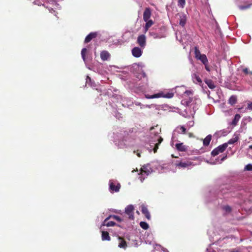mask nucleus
Returning a JSON list of instances; mask_svg holds the SVG:
<instances>
[{
  "mask_svg": "<svg viewBox=\"0 0 252 252\" xmlns=\"http://www.w3.org/2000/svg\"><path fill=\"white\" fill-rule=\"evenodd\" d=\"M133 140L130 137H126L122 140V141L117 142L116 140L114 141L115 145H117L119 148H125L133 145Z\"/></svg>",
  "mask_w": 252,
  "mask_h": 252,
  "instance_id": "obj_1",
  "label": "nucleus"
},
{
  "mask_svg": "<svg viewBox=\"0 0 252 252\" xmlns=\"http://www.w3.org/2000/svg\"><path fill=\"white\" fill-rule=\"evenodd\" d=\"M196 165L193 162L190 160H183L180 162H177L175 163V166L179 169H190L192 166Z\"/></svg>",
  "mask_w": 252,
  "mask_h": 252,
  "instance_id": "obj_2",
  "label": "nucleus"
},
{
  "mask_svg": "<svg viewBox=\"0 0 252 252\" xmlns=\"http://www.w3.org/2000/svg\"><path fill=\"white\" fill-rule=\"evenodd\" d=\"M174 96V94L172 93H168L164 94L163 93H159L153 95L145 94V97L147 99H153L159 97H165L170 98Z\"/></svg>",
  "mask_w": 252,
  "mask_h": 252,
  "instance_id": "obj_3",
  "label": "nucleus"
},
{
  "mask_svg": "<svg viewBox=\"0 0 252 252\" xmlns=\"http://www.w3.org/2000/svg\"><path fill=\"white\" fill-rule=\"evenodd\" d=\"M152 172V169L149 165H144L141 168L139 179L143 182L145 178Z\"/></svg>",
  "mask_w": 252,
  "mask_h": 252,
  "instance_id": "obj_4",
  "label": "nucleus"
},
{
  "mask_svg": "<svg viewBox=\"0 0 252 252\" xmlns=\"http://www.w3.org/2000/svg\"><path fill=\"white\" fill-rule=\"evenodd\" d=\"M227 147V143H224L215 148L211 152V155L213 156H216L220 153H223Z\"/></svg>",
  "mask_w": 252,
  "mask_h": 252,
  "instance_id": "obj_5",
  "label": "nucleus"
},
{
  "mask_svg": "<svg viewBox=\"0 0 252 252\" xmlns=\"http://www.w3.org/2000/svg\"><path fill=\"white\" fill-rule=\"evenodd\" d=\"M179 17V25L184 27L187 20V15L183 12H181L177 15Z\"/></svg>",
  "mask_w": 252,
  "mask_h": 252,
  "instance_id": "obj_6",
  "label": "nucleus"
},
{
  "mask_svg": "<svg viewBox=\"0 0 252 252\" xmlns=\"http://www.w3.org/2000/svg\"><path fill=\"white\" fill-rule=\"evenodd\" d=\"M134 208L132 205H129L125 208V213L128 216L129 219L131 220L134 219L133 211Z\"/></svg>",
  "mask_w": 252,
  "mask_h": 252,
  "instance_id": "obj_7",
  "label": "nucleus"
},
{
  "mask_svg": "<svg viewBox=\"0 0 252 252\" xmlns=\"http://www.w3.org/2000/svg\"><path fill=\"white\" fill-rule=\"evenodd\" d=\"M192 95V92L191 91H186L184 94V96L185 97L186 96L189 97V100H187L186 99H184L182 100L183 104H186L187 105H189L191 103V101L192 100V98H190V96Z\"/></svg>",
  "mask_w": 252,
  "mask_h": 252,
  "instance_id": "obj_8",
  "label": "nucleus"
},
{
  "mask_svg": "<svg viewBox=\"0 0 252 252\" xmlns=\"http://www.w3.org/2000/svg\"><path fill=\"white\" fill-rule=\"evenodd\" d=\"M120 188V184L117 183L115 185V183L113 181L110 180L109 182V189L111 191H119Z\"/></svg>",
  "mask_w": 252,
  "mask_h": 252,
  "instance_id": "obj_9",
  "label": "nucleus"
},
{
  "mask_svg": "<svg viewBox=\"0 0 252 252\" xmlns=\"http://www.w3.org/2000/svg\"><path fill=\"white\" fill-rule=\"evenodd\" d=\"M162 138L159 135H156L155 136L154 141H158V142L156 143H153L152 144H153V145L151 146L152 147L154 146V148L153 149L154 153H156L157 152L158 149V146L159 144L161 143V142L162 141Z\"/></svg>",
  "mask_w": 252,
  "mask_h": 252,
  "instance_id": "obj_10",
  "label": "nucleus"
},
{
  "mask_svg": "<svg viewBox=\"0 0 252 252\" xmlns=\"http://www.w3.org/2000/svg\"><path fill=\"white\" fill-rule=\"evenodd\" d=\"M132 55L135 58H139L142 54V49L138 47H134L131 50Z\"/></svg>",
  "mask_w": 252,
  "mask_h": 252,
  "instance_id": "obj_11",
  "label": "nucleus"
},
{
  "mask_svg": "<svg viewBox=\"0 0 252 252\" xmlns=\"http://www.w3.org/2000/svg\"><path fill=\"white\" fill-rule=\"evenodd\" d=\"M137 43L142 48L146 46V36L144 34L139 35L137 38Z\"/></svg>",
  "mask_w": 252,
  "mask_h": 252,
  "instance_id": "obj_12",
  "label": "nucleus"
},
{
  "mask_svg": "<svg viewBox=\"0 0 252 252\" xmlns=\"http://www.w3.org/2000/svg\"><path fill=\"white\" fill-rule=\"evenodd\" d=\"M100 58L102 61H105L108 60L110 58V54L107 51H102L100 54Z\"/></svg>",
  "mask_w": 252,
  "mask_h": 252,
  "instance_id": "obj_13",
  "label": "nucleus"
},
{
  "mask_svg": "<svg viewBox=\"0 0 252 252\" xmlns=\"http://www.w3.org/2000/svg\"><path fill=\"white\" fill-rule=\"evenodd\" d=\"M151 16V11L149 8H146L143 13V20L144 21H146L148 20H150V18Z\"/></svg>",
  "mask_w": 252,
  "mask_h": 252,
  "instance_id": "obj_14",
  "label": "nucleus"
},
{
  "mask_svg": "<svg viewBox=\"0 0 252 252\" xmlns=\"http://www.w3.org/2000/svg\"><path fill=\"white\" fill-rule=\"evenodd\" d=\"M186 129L184 126H179L176 127V129L174 130L173 136H172V139L174 138V135L175 134V132H177L180 134H183L185 133L186 132Z\"/></svg>",
  "mask_w": 252,
  "mask_h": 252,
  "instance_id": "obj_15",
  "label": "nucleus"
},
{
  "mask_svg": "<svg viewBox=\"0 0 252 252\" xmlns=\"http://www.w3.org/2000/svg\"><path fill=\"white\" fill-rule=\"evenodd\" d=\"M191 77L193 83L199 85L202 83V80L197 73H193L191 75Z\"/></svg>",
  "mask_w": 252,
  "mask_h": 252,
  "instance_id": "obj_16",
  "label": "nucleus"
},
{
  "mask_svg": "<svg viewBox=\"0 0 252 252\" xmlns=\"http://www.w3.org/2000/svg\"><path fill=\"white\" fill-rule=\"evenodd\" d=\"M175 147L177 150L181 152H185L188 150V147L184 145L183 143L176 144Z\"/></svg>",
  "mask_w": 252,
  "mask_h": 252,
  "instance_id": "obj_17",
  "label": "nucleus"
},
{
  "mask_svg": "<svg viewBox=\"0 0 252 252\" xmlns=\"http://www.w3.org/2000/svg\"><path fill=\"white\" fill-rule=\"evenodd\" d=\"M145 22H146V24L144 27V32L145 33L147 32L149 29L154 24V22L151 19Z\"/></svg>",
  "mask_w": 252,
  "mask_h": 252,
  "instance_id": "obj_18",
  "label": "nucleus"
},
{
  "mask_svg": "<svg viewBox=\"0 0 252 252\" xmlns=\"http://www.w3.org/2000/svg\"><path fill=\"white\" fill-rule=\"evenodd\" d=\"M141 211H142V213L145 215L146 218L148 220L150 219L151 216H150V213L149 212L147 208L143 205H142L141 206Z\"/></svg>",
  "mask_w": 252,
  "mask_h": 252,
  "instance_id": "obj_19",
  "label": "nucleus"
},
{
  "mask_svg": "<svg viewBox=\"0 0 252 252\" xmlns=\"http://www.w3.org/2000/svg\"><path fill=\"white\" fill-rule=\"evenodd\" d=\"M180 39H179V41L181 42H183V43H187L189 41L190 37L189 35L187 34H184V35H181L180 37Z\"/></svg>",
  "mask_w": 252,
  "mask_h": 252,
  "instance_id": "obj_20",
  "label": "nucleus"
},
{
  "mask_svg": "<svg viewBox=\"0 0 252 252\" xmlns=\"http://www.w3.org/2000/svg\"><path fill=\"white\" fill-rule=\"evenodd\" d=\"M239 139V136L238 134L235 133L232 138L228 140L227 142L228 144H233L236 143Z\"/></svg>",
  "mask_w": 252,
  "mask_h": 252,
  "instance_id": "obj_21",
  "label": "nucleus"
},
{
  "mask_svg": "<svg viewBox=\"0 0 252 252\" xmlns=\"http://www.w3.org/2000/svg\"><path fill=\"white\" fill-rule=\"evenodd\" d=\"M108 220H106V218L103 221V223H102L101 225V227L102 226H108V227H109V226H114L116 223L115 222L113 221H109L108 222H107Z\"/></svg>",
  "mask_w": 252,
  "mask_h": 252,
  "instance_id": "obj_22",
  "label": "nucleus"
},
{
  "mask_svg": "<svg viewBox=\"0 0 252 252\" xmlns=\"http://www.w3.org/2000/svg\"><path fill=\"white\" fill-rule=\"evenodd\" d=\"M119 243L118 245V247L120 248H123L124 249H126L127 247L126 242L121 237H119Z\"/></svg>",
  "mask_w": 252,
  "mask_h": 252,
  "instance_id": "obj_23",
  "label": "nucleus"
},
{
  "mask_svg": "<svg viewBox=\"0 0 252 252\" xmlns=\"http://www.w3.org/2000/svg\"><path fill=\"white\" fill-rule=\"evenodd\" d=\"M149 34L151 37H153L155 39L161 38L164 37V36H163L162 35L159 34L156 32L155 31H150Z\"/></svg>",
  "mask_w": 252,
  "mask_h": 252,
  "instance_id": "obj_24",
  "label": "nucleus"
},
{
  "mask_svg": "<svg viewBox=\"0 0 252 252\" xmlns=\"http://www.w3.org/2000/svg\"><path fill=\"white\" fill-rule=\"evenodd\" d=\"M48 3L53 5V6H55L57 8H60L59 4L57 3V2L62 1L63 0H46Z\"/></svg>",
  "mask_w": 252,
  "mask_h": 252,
  "instance_id": "obj_25",
  "label": "nucleus"
},
{
  "mask_svg": "<svg viewBox=\"0 0 252 252\" xmlns=\"http://www.w3.org/2000/svg\"><path fill=\"white\" fill-rule=\"evenodd\" d=\"M101 237H102V240L103 241L110 240V237L109 235V233L106 231H102Z\"/></svg>",
  "mask_w": 252,
  "mask_h": 252,
  "instance_id": "obj_26",
  "label": "nucleus"
},
{
  "mask_svg": "<svg viewBox=\"0 0 252 252\" xmlns=\"http://www.w3.org/2000/svg\"><path fill=\"white\" fill-rule=\"evenodd\" d=\"M96 34L94 33H90L85 38V42L88 43L90 42L93 38L95 37Z\"/></svg>",
  "mask_w": 252,
  "mask_h": 252,
  "instance_id": "obj_27",
  "label": "nucleus"
},
{
  "mask_svg": "<svg viewBox=\"0 0 252 252\" xmlns=\"http://www.w3.org/2000/svg\"><path fill=\"white\" fill-rule=\"evenodd\" d=\"M212 138L211 135H207L203 140V145L205 146L209 145Z\"/></svg>",
  "mask_w": 252,
  "mask_h": 252,
  "instance_id": "obj_28",
  "label": "nucleus"
},
{
  "mask_svg": "<svg viewBox=\"0 0 252 252\" xmlns=\"http://www.w3.org/2000/svg\"><path fill=\"white\" fill-rule=\"evenodd\" d=\"M200 60L203 64L208 63V61L206 56L205 54H202V55L198 59Z\"/></svg>",
  "mask_w": 252,
  "mask_h": 252,
  "instance_id": "obj_29",
  "label": "nucleus"
},
{
  "mask_svg": "<svg viewBox=\"0 0 252 252\" xmlns=\"http://www.w3.org/2000/svg\"><path fill=\"white\" fill-rule=\"evenodd\" d=\"M205 83L210 89H213L215 88V85H214L213 82L212 80H206L205 81Z\"/></svg>",
  "mask_w": 252,
  "mask_h": 252,
  "instance_id": "obj_30",
  "label": "nucleus"
},
{
  "mask_svg": "<svg viewBox=\"0 0 252 252\" xmlns=\"http://www.w3.org/2000/svg\"><path fill=\"white\" fill-rule=\"evenodd\" d=\"M110 219H114L119 222H121L122 220V219L120 217L116 215H110L109 217L106 218V220H109Z\"/></svg>",
  "mask_w": 252,
  "mask_h": 252,
  "instance_id": "obj_31",
  "label": "nucleus"
},
{
  "mask_svg": "<svg viewBox=\"0 0 252 252\" xmlns=\"http://www.w3.org/2000/svg\"><path fill=\"white\" fill-rule=\"evenodd\" d=\"M241 118V116L240 114H237L235 115V117L233 119V120L232 122V125H236L238 122L239 121L240 119Z\"/></svg>",
  "mask_w": 252,
  "mask_h": 252,
  "instance_id": "obj_32",
  "label": "nucleus"
},
{
  "mask_svg": "<svg viewBox=\"0 0 252 252\" xmlns=\"http://www.w3.org/2000/svg\"><path fill=\"white\" fill-rule=\"evenodd\" d=\"M228 101L231 105H233L236 103L237 98L235 96L232 95L229 98Z\"/></svg>",
  "mask_w": 252,
  "mask_h": 252,
  "instance_id": "obj_33",
  "label": "nucleus"
},
{
  "mask_svg": "<svg viewBox=\"0 0 252 252\" xmlns=\"http://www.w3.org/2000/svg\"><path fill=\"white\" fill-rule=\"evenodd\" d=\"M194 54L195 57L197 59H198V58H199L202 55V54H201L200 51L196 47H195L194 49Z\"/></svg>",
  "mask_w": 252,
  "mask_h": 252,
  "instance_id": "obj_34",
  "label": "nucleus"
},
{
  "mask_svg": "<svg viewBox=\"0 0 252 252\" xmlns=\"http://www.w3.org/2000/svg\"><path fill=\"white\" fill-rule=\"evenodd\" d=\"M140 226L144 229L147 230L149 228L148 224L144 221H141L140 223Z\"/></svg>",
  "mask_w": 252,
  "mask_h": 252,
  "instance_id": "obj_35",
  "label": "nucleus"
},
{
  "mask_svg": "<svg viewBox=\"0 0 252 252\" xmlns=\"http://www.w3.org/2000/svg\"><path fill=\"white\" fill-rule=\"evenodd\" d=\"M155 249L157 250H159L161 249L162 252H168V250L165 248L162 247L160 245H156Z\"/></svg>",
  "mask_w": 252,
  "mask_h": 252,
  "instance_id": "obj_36",
  "label": "nucleus"
},
{
  "mask_svg": "<svg viewBox=\"0 0 252 252\" xmlns=\"http://www.w3.org/2000/svg\"><path fill=\"white\" fill-rule=\"evenodd\" d=\"M186 4V0H178V5L181 7L184 8Z\"/></svg>",
  "mask_w": 252,
  "mask_h": 252,
  "instance_id": "obj_37",
  "label": "nucleus"
},
{
  "mask_svg": "<svg viewBox=\"0 0 252 252\" xmlns=\"http://www.w3.org/2000/svg\"><path fill=\"white\" fill-rule=\"evenodd\" d=\"M86 52H87V49L85 48H83L81 51V56H82V58L84 62L85 61V54H86Z\"/></svg>",
  "mask_w": 252,
  "mask_h": 252,
  "instance_id": "obj_38",
  "label": "nucleus"
},
{
  "mask_svg": "<svg viewBox=\"0 0 252 252\" xmlns=\"http://www.w3.org/2000/svg\"><path fill=\"white\" fill-rule=\"evenodd\" d=\"M245 170L247 171H252V164H248L245 167Z\"/></svg>",
  "mask_w": 252,
  "mask_h": 252,
  "instance_id": "obj_39",
  "label": "nucleus"
},
{
  "mask_svg": "<svg viewBox=\"0 0 252 252\" xmlns=\"http://www.w3.org/2000/svg\"><path fill=\"white\" fill-rule=\"evenodd\" d=\"M223 209L226 212H230L231 210V208L229 206H225L223 207Z\"/></svg>",
  "mask_w": 252,
  "mask_h": 252,
  "instance_id": "obj_40",
  "label": "nucleus"
},
{
  "mask_svg": "<svg viewBox=\"0 0 252 252\" xmlns=\"http://www.w3.org/2000/svg\"><path fill=\"white\" fill-rule=\"evenodd\" d=\"M206 252H217L211 246L207 249Z\"/></svg>",
  "mask_w": 252,
  "mask_h": 252,
  "instance_id": "obj_41",
  "label": "nucleus"
},
{
  "mask_svg": "<svg viewBox=\"0 0 252 252\" xmlns=\"http://www.w3.org/2000/svg\"><path fill=\"white\" fill-rule=\"evenodd\" d=\"M251 6V4L247 5L246 6H239V8L241 10H244L247 8H250Z\"/></svg>",
  "mask_w": 252,
  "mask_h": 252,
  "instance_id": "obj_42",
  "label": "nucleus"
},
{
  "mask_svg": "<svg viewBox=\"0 0 252 252\" xmlns=\"http://www.w3.org/2000/svg\"><path fill=\"white\" fill-rule=\"evenodd\" d=\"M92 82V80H91V78L87 76V78H86V83L88 84H90L91 85V86H93V85L92 84H91Z\"/></svg>",
  "mask_w": 252,
  "mask_h": 252,
  "instance_id": "obj_43",
  "label": "nucleus"
},
{
  "mask_svg": "<svg viewBox=\"0 0 252 252\" xmlns=\"http://www.w3.org/2000/svg\"><path fill=\"white\" fill-rule=\"evenodd\" d=\"M247 109L250 110H252V101H249L248 102Z\"/></svg>",
  "mask_w": 252,
  "mask_h": 252,
  "instance_id": "obj_44",
  "label": "nucleus"
},
{
  "mask_svg": "<svg viewBox=\"0 0 252 252\" xmlns=\"http://www.w3.org/2000/svg\"><path fill=\"white\" fill-rule=\"evenodd\" d=\"M193 125H194L193 121H189L187 124L188 126H189V127H192L193 126Z\"/></svg>",
  "mask_w": 252,
  "mask_h": 252,
  "instance_id": "obj_45",
  "label": "nucleus"
},
{
  "mask_svg": "<svg viewBox=\"0 0 252 252\" xmlns=\"http://www.w3.org/2000/svg\"><path fill=\"white\" fill-rule=\"evenodd\" d=\"M134 104L136 106H140L141 108H143V106H142L143 105L140 102H137V101H135L134 102Z\"/></svg>",
  "mask_w": 252,
  "mask_h": 252,
  "instance_id": "obj_46",
  "label": "nucleus"
},
{
  "mask_svg": "<svg viewBox=\"0 0 252 252\" xmlns=\"http://www.w3.org/2000/svg\"><path fill=\"white\" fill-rule=\"evenodd\" d=\"M208 63H204L203 64L204 65H205V68L206 69V70L208 71H210V69L208 66Z\"/></svg>",
  "mask_w": 252,
  "mask_h": 252,
  "instance_id": "obj_47",
  "label": "nucleus"
},
{
  "mask_svg": "<svg viewBox=\"0 0 252 252\" xmlns=\"http://www.w3.org/2000/svg\"><path fill=\"white\" fill-rule=\"evenodd\" d=\"M34 4H37L38 5H44L43 4H42L41 2H39L38 0H36L34 2Z\"/></svg>",
  "mask_w": 252,
  "mask_h": 252,
  "instance_id": "obj_48",
  "label": "nucleus"
},
{
  "mask_svg": "<svg viewBox=\"0 0 252 252\" xmlns=\"http://www.w3.org/2000/svg\"><path fill=\"white\" fill-rule=\"evenodd\" d=\"M227 155H225L221 158L220 159V161H218V163H220L222 161H223L226 158Z\"/></svg>",
  "mask_w": 252,
  "mask_h": 252,
  "instance_id": "obj_49",
  "label": "nucleus"
},
{
  "mask_svg": "<svg viewBox=\"0 0 252 252\" xmlns=\"http://www.w3.org/2000/svg\"><path fill=\"white\" fill-rule=\"evenodd\" d=\"M196 105L197 106L200 103V100L199 99H196Z\"/></svg>",
  "mask_w": 252,
  "mask_h": 252,
  "instance_id": "obj_50",
  "label": "nucleus"
},
{
  "mask_svg": "<svg viewBox=\"0 0 252 252\" xmlns=\"http://www.w3.org/2000/svg\"><path fill=\"white\" fill-rule=\"evenodd\" d=\"M151 106V105H142L143 108H145V107L150 108Z\"/></svg>",
  "mask_w": 252,
  "mask_h": 252,
  "instance_id": "obj_51",
  "label": "nucleus"
},
{
  "mask_svg": "<svg viewBox=\"0 0 252 252\" xmlns=\"http://www.w3.org/2000/svg\"><path fill=\"white\" fill-rule=\"evenodd\" d=\"M48 9H49V11H50V12H52V11H54V10H53V8H49H49H48Z\"/></svg>",
  "mask_w": 252,
  "mask_h": 252,
  "instance_id": "obj_52",
  "label": "nucleus"
},
{
  "mask_svg": "<svg viewBox=\"0 0 252 252\" xmlns=\"http://www.w3.org/2000/svg\"><path fill=\"white\" fill-rule=\"evenodd\" d=\"M136 155H137V156L138 157H140V153H139V152H137Z\"/></svg>",
  "mask_w": 252,
  "mask_h": 252,
  "instance_id": "obj_53",
  "label": "nucleus"
},
{
  "mask_svg": "<svg viewBox=\"0 0 252 252\" xmlns=\"http://www.w3.org/2000/svg\"><path fill=\"white\" fill-rule=\"evenodd\" d=\"M142 76H143V77H146V74H145V72H143L142 73Z\"/></svg>",
  "mask_w": 252,
  "mask_h": 252,
  "instance_id": "obj_54",
  "label": "nucleus"
},
{
  "mask_svg": "<svg viewBox=\"0 0 252 252\" xmlns=\"http://www.w3.org/2000/svg\"><path fill=\"white\" fill-rule=\"evenodd\" d=\"M179 34L178 33H176V37L177 39L179 38Z\"/></svg>",
  "mask_w": 252,
  "mask_h": 252,
  "instance_id": "obj_55",
  "label": "nucleus"
},
{
  "mask_svg": "<svg viewBox=\"0 0 252 252\" xmlns=\"http://www.w3.org/2000/svg\"><path fill=\"white\" fill-rule=\"evenodd\" d=\"M244 70V71L245 72H248V69L247 68L245 69Z\"/></svg>",
  "mask_w": 252,
  "mask_h": 252,
  "instance_id": "obj_56",
  "label": "nucleus"
},
{
  "mask_svg": "<svg viewBox=\"0 0 252 252\" xmlns=\"http://www.w3.org/2000/svg\"><path fill=\"white\" fill-rule=\"evenodd\" d=\"M249 148L252 149V145L249 146Z\"/></svg>",
  "mask_w": 252,
  "mask_h": 252,
  "instance_id": "obj_57",
  "label": "nucleus"
}]
</instances>
